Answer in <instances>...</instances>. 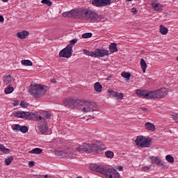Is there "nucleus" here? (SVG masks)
Here are the masks:
<instances>
[{
  "instance_id": "29",
  "label": "nucleus",
  "mask_w": 178,
  "mask_h": 178,
  "mask_svg": "<svg viewBox=\"0 0 178 178\" xmlns=\"http://www.w3.org/2000/svg\"><path fill=\"white\" fill-rule=\"evenodd\" d=\"M42 153V149L40 148H35L31 151H29V154H40Z\"/></svg>"
},
{
  "instance_id": "2",
  "label": "nucleus",
  "mask_w": 178,
  "mask_h": 178,
  "mask_svg": "<svg viewBox=\"0 0 178 178\" xmlns=\"http://www.w3.org/2000/svg\"><path fill=\"white\" fill-rule=\"evenodd\" d=\"M104 149L102 143H95L93 144H87L79 145L75 149L77 152H86V154H99Z\"/></svg>"
},
{
  "instance_id": "7",
  "label": "nucleus",
  "mask_w": 178,
  "mask_h": 178,
  "mask_svg": "<svg viewBox=\"0 0 178 178\" xmlns=\"http://www.w3.org/2000/svg\"><path fill=\"white\" fill-rule=\"evenodd\" d=\"M169 94V91L165 88H161L156 91L151 92V98H156L157 99H161V98H165L166 95Z\"/></svg>"
},
{
  "instance_id": "53",
  "label": "nucleus",
  "mask_w": 178,
  "mask_h": 178,
  "mask_svg": "<svg viewBox=\"0 0 178 178\" xmlns=\"http://www.w3.org/2000/svg\"><path fill=\"white\" fill-rule=\"evenodd\" d=\"M35 178H44L43 175H35Z\"/></svg>"
},
{
  "instance_id": "47",
  "label": "nucleus",
  "mask_w": 178,
  "mask_h": 178,
  "mask_svg": "<svg viewBox=\"0 0 178 178\" xmlns=\"http://www.w3.org/2000/svg\"><path fill=\"white\" fill-rule=\"evenodd\" d=\"M70 17V16H74L76 15V12L74 10L69 11Z\"/></svg>"
},
{
  "instance_id": "34",
  "label": "nucleus",
  "mask_w": 178,
  "mask_h": 178,
  "mask_svg": "<svg viewBox=\"0 0 178 178\" xmlns=\"http://www.w3.org/2000/svg\"><path fill=\"white\" fill-rule=\"evenodd\" d=\"M165 159L170 163H173V162H175V158H173V156L170 154L167 155L165 156Z\"/></svg>"
},
{
  "instance_id": "36",
  "label": "nucleus",
  "mask_w": 178,
  "mask_h": 178,
  "mask_svg": "<svg viewBox=\"0 0 178 178\" xmlns=\"http://www.w3.org/2000/svg\"><path fill=\"white\" fill-rule=\"evenodd\" d=\"M112 3V0H102V6H109Z\"/></svg>"
},
{
  "instance_id": "40",
  "label": "nucleus",
  "mask_w": 178,
  "mask_h": 178,
  "mask_svg": "<svg viewBox=\"0 0 178 178\" xmlns=\"http://www.w3.org/2000/svg\"><path fill=\"white\" fill-rule=\"evenodd\" d=\"M42 3H44L45 5H47L48 6H52V1L50 0H42Z\"/></svg>"
},
{
  "instance_id": "50",
  "label": "nucleus",
  "mask_w": 178,
  "mask_h": 178,
  "mask_svg": "<svg viewBox=\"0 0 178 178\" xmlns=\"http://www.w3.org/2000/svg\"><path fill=\"white\" fill-rule=\"evenodd\" d=\"M140 111H142L143 112H145L146 113L147 112H148V109L144 107H140Z\"/></svg>"
},
{
  "instance_id": "4",
  "label": "nucleus",
  "mask_w": 178,
  "mask_h": 178,
  "mask_svg": "<svg viewBox=\"0 0 178 178\" xmlns=\"http://www.w3.org/2000/svg\"><path fill=\"white\" fill-rule=\"evenodd\" d=\"M79 41V39L74 38L70 41V44L67 45L65 48L62 49L59 53V58H69L73 55V47L76 42Z\"/></svg>"
},
{
  "instance_id": "58",
  "label": "nucleus",
  "mask_w": 178,
  "mask_h": 178,
  "mask_svg": "<svg viewBox=\"0 0 178 178\" xmlns=\"http://www.w3.org/2000/svg\"><path fill=\"white\" fill-rule=\"evenodd\" d=\"M3 2H8L9 0H1Z\"/></svg>"
},
{
  "instance_id": "13",
  "label": "nucleus",
  "mask_w": 178,
  "mask_h": 178,
  "mask_svg": "<svg viewBox=\"0 0 178 178\" xmlns=\"http://www.w3.org/2000/svg\"><path fill=\"white\" fill-rule=\"evenodd\" d=\"M151 92L152 91L145 90H136V94L139 95V97H143L145 99H149V98H151Z\"/></svg>"
},
{
  "instance_id": "15",
  "label": "nucleus",
  "mask_w": 178,
  "mask_h": 178,
  "mask_svg": "<svg viewBox=\"0 0 178 178\" xmlns=\"http://www.w3.org/2000/svg\"><path fill=\"white\" fill-rule=\"evenodd\" d=\"M149 159L153 165H156L157 166H163V162L162 160L159 159L158 156H150Z\"/></svg>"
},
{
  "instance_id": "31",
  "label": "nucleus",
  "mask_w": 178,
  "mask_h": 178,
  "mask_svg": "<svg viewBox=\"0 0 178 178\" xmlns=\"http://www.w3.org/2000/svg\"><path fill=\"white\" fill-rule=\"evenodd\" d=\"M13 91H14L13 87L12 86H10V85H9L4 90L5 94H11V92H13Z\"/></svg>"
},
{
  "instance_id": "24",
  "label": "nucleus",
  "mask_w": 178,
  "mask_h": 178,
  "mask_svg": "<svg viewBox=\"0 0 178 178\" xmlns=\"http://www.w3.org/2000/svg\"><path fill=\"white\" fill-rule=\"evenodd\" d=\"M152 6L154 10H156L157 12H161L162 10V5L158 3H152Z\"/></svg>"
},
{
  "instance_id": "8",
  "label": "nucleus",
  "mask_w": 178,
  "mask_h": 178,
  "mask_svg": "<svg viewBox=\"0 0 178 178\" xmlns=\"http://www.w3.org/2000/svg\"><path fill=\"white\" fill-rule=\"evenodd\" d=\"M75 152L76 151L73 150V147H69L64 151L58 152V155L62 156V158H72V159H74L76 156H77Z\"/></svg>"
},
{
  "instance_id": "30",
  "label": "nucleus",
  "mask_w": 178,
  "mask_h": 178,
  "mask_svg": "<svg viewBox=\"0 0 178 178\" xmlns=\"http://www.w3.org/2000/svg\"><path fill=\"white\" fill-rule=\"evenodd\" d=\"M21 63L24 66H33V62H31L30 60H22Z\"/></svg>"
},
{
  "instance_id": "25",
  "label": "nucleus",
  "mask_w": 178,
  "mask_h": 178,
  "mask_svg": "<svg viewBox=\"0 0 178 178\" xmlns=\"http://www.w3.org/2000/svg\"><path fill=\"white\" fill-rule=\"evenodd\" d=\"M168 32L169 29H168V28L165 27L163 25H160V33L162 35H166Z\"/></svg>"
},
{
  "instance_id": "27",
  "label": "nucleus",
  "mask_w": 178,
  "mask_h": 178,
  "mask_svg": "<svg viewBox=\"0 0 178 178\" xmlns=\"http://www.w3.org/2000/svg\"><path fill=\"white\" fill-rule=\"evenodd\" d=\"M144 140L143 136H138L137 138L135 140V143L138 147H141V144H143V141Z\"/></svg>"
},
{
  "instance_id": "5",
  "label": "nucleus",
  "mask_w": 178,
  "mask_h": 178,
  "mask_svg": "<svg viewBox=\"0 0 178 178\" xmlns=\"http://www.w3.org/2000/svg\"><path fill=\"white\" fill-rule=\"evenodd\" d=\"M99 110L98 105L92 102L83 101L82 105L81 106V110L82 112H97Z\"/></svg>"
},
{
  "instance_id": "57",
  "label": "nucleus",
  "mask_w": 178,
  "mask_h": 178,
  "mask_svg": "<svg viewBox=\"0 0 178 178\" xmlns=\"http://www.w3.org/2000/svg\"><path fill=\"white\" fill-rule=\"evenodd\" d=\"M163 169H168V166L165 165V163L163 162Z\"/></svg>"
},
{
  "instance_id": "16",
  "label": "nucleus",
  "mask_w": 178,
  "mask_h": 178,
  "mask_svg": "<svg viewBox=\"0 0 178 178\" xmlns=\"http://www.w3.org/2000/svg\"><path fill=\"white\" fill-rule=\"evenodd\" d=\"M96 54L97 58H104V56H108L109 55V51L106 50L105 49H96Z\"/></svg>"
},
{
  "instance_id": "39",
  "label": "nucleus",
  "mask_w": 178,
  "mask_h": 178,
  "mask_svg": "<svg viewBox=\"0 0 178 178\" xmlns=\"http://www.w3.org/2000/svg\"><path fill=\"white\" fill-rule=\"evenodd\" d=\"M92 37V33H86L82 35V38H91Z\"/></svg>"
},
{
  "instance_id": "37",
  "label": "nucleus",
  "mask_w": 178,
  "mask_h": 178,
  "mask_svg": "<svg viewBox=\"0 0 178 178\" xmlns=\"http://www.w3.org/2000/svg\"><path fill=\"white\" fill-rule=\"evenodd\" d=\"M12 162H13V156H10L8 159H6V160H5V163L7 166H9V165H10V163H12Z\"/></svg>"
},
{
  "instance_id": "60",
  "label": "nucleus",
  "mask_w": 178,
  "mask_h": 178,
  "mask_svg": "<svg viewBox=\"0 0 178 178\" xmlns=\"http://www.w3.org/2000/svg\"><path fill=\"white\" fill-rule=\"evenodd\" d=\"M91 116V118H92L93 119L95 118V115H90Z\"/></svg>"
},
{
  "instance_id": "45",
  "label": "nucleus",
  "mask_w": 178,
  "mask_h": 178,
  "mask_svg": "<svg viewBox=\"0 0 178 178\" xmlns=\"http://www.w3.org/2000/svg\"><path fill=\"white\" fill-rule=\"evenodd\" d=\"M131 12L133 15H137V13H138L137 8H131Z\"/></svg>"
},
{
  "instance_id": "11",
  "label": "nucleus",
  "mask_w": 178,
  "mask_h": 178,
  "mask_svg": "<svg viewBox=\"0 0 178 178\" xmlns=\"http://www.w3.org/2000/svg\"><path fill=\"white\" fill-rule=\"evenodd\" d=\"M25 119L27 120H42V117L37 113L26 112Z\"/></svg>"
},
{
  "instance_id": "41",
  "label": "nucleus",
  "mask_w": 178,
  "mask_h": 178,
  "mask_svg": "<svg viewBox=\"0 0 178 178\" xmlns=\"http://www.w3.org/2000/svg\"><path fill=\"white\" fill-rule=\"evenodd\" d=\"M42 115H44L47 119H51V113L48 111H44Z\"/></svg>"
},
{
  "instance_id": "61",
  "label": "nucleus",
  "mask_w": 178,
  "mask_h": 178,
  "mask_svg": "<svg viewBox=\"0 0 178 178\" xmlns=\"http://www.w3.org/2000/svg\"><path fill=\"white\" fill-rule=\"evenodd\" d=\"M48 177V175H45L44 178H47Z\"/></svg>"
},
{
  "instance_id": "62",
  "label": "nucleus",
  "mask_w": 178,
  "mask_h": 178,
  "mask_svg": "<svg viewBox=\"0 0 178 178\" xmlns=\"http://www.w3.org/2000/svg\"><path fill=\"white\" fill-rule=\"evenodd\" d=\"M127 2H131V1H133V0H127Z\"/></svg>"
},
{
  "instance_id": "1",
  "label": "nucleus",
  "mask_w": 178,
  "mask_h": 178,
  "mask_svg": "<svg viewBox=\"0 0 178 178\" xmlns=\"http://www.w3.org/2000/svg\"><path fill=\"white\" fill-rule=\"evenodd\" d=\"M76 16H78L79 19L90 20V22H94L97 20V19H99L100 22H105V15H98L97 13L90 8H80L78 12H76Z\"/></svg>"
},
{
  "instance_id": "42",
  "label": "nucleus",
  "mask_w": 178,
  "mask_h": 178,
  "mask_svg": "<svg viewBox=\"0 0 178 178\" xmlns=\"http://www.w3.org/2000/svg\"><path fill=\"white\" fill-rule=\"evenodd\" d=\"M172 119L176 122V123H178V113L172 114Z\"/></svg>"
},
{
  "instance_id": "51",
  "label": "nucleus",
  "mask_w": 178,
  "mask_h": 178,
  "mask_svg": "<svg viewBox=\"0 0 178 178\" xmlns=\"http://www.w3.org/2000/svg\"><path fill=\"white\" fill-rule=\"evenodd\" d=\"M149 169H151V167L149 166L143 167V170H149Z\"/></svg>"
},
{
  "instance_id": "23",
  "label": "nucleus",
  "mask_w": 178,
  "mask_h": 178,
  "mask_svg": "<svg viewBox=\"0 0 178 178\" xmlns=\"http://www.w3.org/2000/svg\"><path fill=\"white\" fill-rule=\"evenodd\" d=\"M109 51L111 54L118 52V44L116 43H111L109 45Z\"/></svg>"
},
{
  "instance_id": "56",
  "label": "nucleus",
  "mask_w": 178,
  "mask_h": 178,
  "mask_svg": "<svg viewBox=\"0 0 178 178\" xmlns=\"http://www.w3.org/2000/svg\"><path fill=\"white\" fill-rule=\"evenodd\" d=\"M118 170H120V171L123 170V166H119V167L118 168Z\"/></svg>"
},
{
  "instance_id": "44",
  "label": "nucleus",
  "mask_w": 178,
  "mask_h": 178,
  "mask_svg": "<svg viewBox=\"0 0 178 178\" xmlns=\"http://www.w3.org/2000/svg\"><path fill=\"white\" fill-rule=\"evenodd\" d=\"M89 56H95V58H97V50H95V51H90V54Z\"/></svg>"
},
{
  "instance_id": "6",
  "label": "nucleus",
  "mask_w": 178,
  "mask_h": 178,
  "mask_svg": "<svg viewBox=\"0 0 178 178\" xmlns=\"http://www.w3.org/2000/svg\"><path fill=\"white\" fill-rule=\"evenodd\" d=\"M63 104L65 106H68L71 109H81L83 105V100L76 99H65L63 100Z\"/></svg>"
},
{
  "instance_id": "19",
  "label": "nucleus",
  "mask_w": 178,
  "mask_h": 178,
  "mask_svg": "<svg viewBox=\"0 0 178 178\" xmlns=\"http://www.w3.org/2000/svg\"><path fill=\"white\" fill-rule=\"evenodd\" d=\"M29 31H22V32L17 33V37H18V38H20V40H24L26 37H29Z\"/></svg>"
},
{
  "instance_id": "10",
  "label": "nucleus",
  "mask_w": 178,
  "mask_h": 178,
  "mask_svg": "<svg viewBox=\"0 0 178 178\" xmlns=\"http://www.w3.org/2000/svg\"><path fill=\"white\" fill-rule=\"evenodd\" d=\"M38 127L42 134H45L48 131V123H47V121L42 117V120L39 122Z\"/></svg>"
},
{
  "instance_id": "64",
  "label": "nucleus",
  "mask_w": 178,
  "mask_h": 178,
  "mask_svg": "<svg viewBox=\"0 0 178 178\" xmlns=\"http://www.w3.org/2000/svg\"><path fill=\"white\" fill-rule=\"evenodd\" d=\"M76 178H82L81 177H76Z\"/></svg>"
},
{
  "instance_id": "46",
  "label": "nucleus",
  "mask_w": 178,
  "mask_h": 178,
  "mask_svg": "<svg viewBox=\"0 0 178 178\" xmlns=\"http://www.w3.org/2000/svg\"><path fill=\"white\" fill-rule=\"evenodd\" d=\"M63 17H70L69 12H65L63 13Z\"/></svg>"
},
{
  "instance_id": "18",
  "label": "nucleus",
  "mask_w": 178,
  "mask_h": 178,
  "mask_svg": "<svg viewBox=\"0 0 178 178\" xmlns=\"http://www.w3.org/2000/svg\"><path fill=\"white\" fill-rule=\"evenodd\" d=\"M108 92L112 95V97L118 98V99H123L124 95L123 93H119L113 90H108Z\"/></svg>"
},
{
  "instance_id": "12",
  "label": "nucleus",
  "mask_w": 178,
  "mask_h": 178,
  "mask_svg": "<svg viewBox=\"0 0 178 178\" xmlns=\"http://www.w3.org/2000/svg\"><path fill=\"white\" fill-rule=\"evenodd\" d=\"M90 170H93L94 172H97L98 173H102V175L106 174L107 169H104L102 166L98 165L97 164H91L90 165Z\"/></svg>"
},
{
  "instance_id": "17",
  "label": "nucleus",
  "mask_w": 178,
  "mask_h": 178,
  "mask_svg": "<svg viewBox=\"0 0 178 178\" xmlns=\"http://www.w3.org/2000/svg\"><path fill=\"white\" fill-rule=\"evenodd\" d=\"M152 141V139L151 138H144L142 144H140V148H149Z\"/></svg>"
},
{
  "instance_id": "22",
  "label": "nucleus",
  "mask_w": 178,
  "mask_h": 178,
  "mask_svg": "<svg viewBox=\"0 0 178 178\" xmlns=\"http://www.w3.org/2000/svg\"><path fill=\"white\" fill-rule=\"evenodd\" d=\"M94 90L96 92H102V85L99 82H96L94 85Z\"/></svg>"
},
{
  "instance_id": "43",
  "label": "nucleus",
  "mask_w": 178,
  "mask_h": 178,
  "mask_svg": "<svg viewBox=\"0 0 178 178\" xmlns=\"http://www.w3.org/2000/svg\"><path fill=\"white\" fill-rule=\"evenodd\" d=\"M20 106L22 107V108H27V106H29V103L24 102V101H22L20 103Z\"/></svg>"
},
{
  "instance_id": "20",
  "label": "nucleus",
  "mask_w": 178,
  "mask_h": 178,
  "mask_svg": "<svg viewBox=\"0 0 178 178\" xmlns=\"http://www.w3.org/2000/svg\"><path fill=\"white\" fill-rule=\"evenodd\" d=\"M13 116L20 118L21 119H26V111H17L13 113Z\"/></svg>"
},
{
  "instance_id": "59",
  "label": "nucleus",
  "mask_w": 178,
  "mask_h": 178,
  "mask_svg": "<svg viewBox=\"0 0 178 178\" xmlns=\"http://www.w3.org/2000/svg\"><path fill=\"white\" fill-rule=\"evenodd\" d=\"M107 80H111V76H108Z\"/></svg>"
},
{
  "instance_id": "28",
  "label": "nucleus",
  "mask_w": 178,
  "mask_h": 178,
  "mask_svg": "<svg viewBox=\"0 0 178 178\" xmlns=\"http://www.w3.org/2000/svg\"><path fill=\"white\" fill-rule=\"evenodd\" d=\"M92 5L97 8H101L102 6V0H92Z\"/></svg>"
},
{
  "instance_id": "55",
  "label": "nucleus",
  "mask_w": 178,
  "mask_h": 178,
  "mask_svg": "<svg viewBox=\"0 0 178 178\" xmlns=\"http://www.w3.org/2000/svg\"><path fill=\"white\" fill-rule=\"evenodd\" d=\"M50 81H51V83H56V79H51L50 80Z\"/></svg>"
},
{
  "instance_id": "32",
  "label": "nucleus",
  "mask_w": 178,
  "mask_h": 178,
  "mask_svg": "<svg viewBox=\"0 0 178 178\" xmlns=\"http://www.w3.org/2000/svg\"><path fill=\"white\" fill-rule=\"evenodd\" d=\"M105 156H106V158H109L110 159H112V158L115 156V153H113V152L111 150H108L105 152Z\"/></svg>"
},
{
  "instance_id": "21",
  "label": "nucleus",
  "mask_w": 178,
  "mask_h": 178,
  "mask_svg": "<svg viewBox=\"0 0 178 178\" xmlns=\"http://www.w3.org/2000/svg\"><path fill=\"white\" fill-rule=\"evenodd\" d=\"M145 127L149 131H155V124L151 122H146L145 124Z\"/></svg>"
},
{
  "instance_id": "63",
  "label": "nucleus",
  "mask_w": 178,
  "mask_h": 178,
  "mask_svg": "<svg viewBox=\"0 0 178 178\" xmlns=\"http://www.w3.org/2000/svg\"><path fill=\"white\" fill-rule=\"evenodd\" d=\"M177 60H178V57H176Z\"/></svg>"
},
{
  "instance_id": "33",
  "label": "nucleus",
  "mask_w": 178,
  "mask_h": 178,
  "mask_svg": "<svg viewBox=\"0 0 178 178\" xmlns=\"http://www.w3.org/2000/svg\"><path fill=\"white\" fill-rule=\"evenodd\" d=\"M10 81H12V77H10V75L6 76L3 79V83L4 84H10Z\"/></svg>"
},
{
  "instance_id": "38",
  "label": "nucleus",
  "mask_w": 178,
  "mask_h": 178,
  "mask_svg": "<svg viewBox=\"0 0 178 178\" xmlns=\"http://www.w3.org/2000/svg\"><path fill=\"white\" fill-rule=\"evenodd\" d=\"M0 149L1 151H2V152H4L5 154H8V152H9V149L5 147L3 145H0Z\"/></svg>"
},
{
  "instance_id": "9",
  "label": "nucleus",
  "mask_w": 178,
  "mask_h": 178,
  "mask_svg": "<svg viewBox=\"0 0 178 178\" xmlns=\"http://www.w3.org/2000/svg\"><path fill=\"white\" fill-rule=\"evenodd\" d=\"M104 176L106 178H120V174L115 168H108L106 170Z\"/></svg>"
},
{
  "instance_id": "3",
  "label": "nucleus",
  "mask_w": 178,
  "mask_h": 178,
  "mask_svg": "<svg viewBox=\"0 0 178 178\" xmlns=\"http://www.w3.org/2000/svg\"><path fill=\"white\" fill-rule=\"evenodd\" d=\"M47 88L48 87L44 86V85H31L29 86V92L31 94V95H33L35 98H41L45 92H47Z\"/></svg>"
},
{
  "instance_id": "14",
  "label": "nucleus",
  "mask_w": 178,
  "mask_h": 178,
  "mask_svg": "<svg viewBox=\"0 0 178 178\" xmlns=\"http://www.w3.org/2000/svg\"><path fill=\"white\" fill-rule=\"evenodd\" d=\"M13 130L14 131H21V133H23L24 134H26L29 131V127L26 126H22L19 124H16L15 126L13 127Z\"/></svg>"
},
{
  "instance_id": "52",
  "label": "nucleus",
  "mask_w": 178,
  "mask_h": 178,
  "mask_svg": "<svg viewBox=\"0 0 178 178\" xmlns=\"http://www.w3.org/2000/svg\"><path fill=\"white\" fill-rule=\"evenodd\" d=\"M13 105H14V106H17V105H19V102L15 101V102L13 103Z\"/></svg>"
},
{
  "instance_id": "35",
  "label": "nucleus",
  "mask_w": 178,
  "mask_h": 178,
  "mask_svg": "<svg viewBox=\"0 0 178 178\" xmlns=\"http://www.w3.org/2000/svg\"><path fill=\"white\" fill-rule=\"evenodd\" d=\"M121 76H122V77H124V79H127V80H130L131 74H130L129 72H122L121 74Z\"/></svg>"
},
{
  "instance_id": "26",
  "label": "nucleus",
  "mask_w": 178,
  "mask_h": 178,
  "mask_svg": "<svg viewBox=\"0 0 178 178\" xmlns=\"http://www.w3.org/2000/svg\"><path fill=\"white\" fill-rule=\"evenodd\" d=\"M140 67L143 72V73H145V70H147V63H145V60L144 58H141L140 60Z\"/></svg>"
},
{
  "instance_id": "48",
  "label": "nucleus",
  "mask_w": 178,
  "mask_h": 178,
  "mask_svg": "<svg viewBox=\"0 0 178 178\" xmlns=\"http://www.w3.org/2000/svg\"><path fill=\"white\" fill-rule=\"evenodd\" d=\"M29 165L31 168H33V166H34L35 165V163L34 161H30L29 163Z\"/></svg>"
},
{
  "instance_id": "54",
  "label": "nucleus",
  "mask_w": 178,
  "mask_h": 178,
  "mask_svg": "<svg viewBox=\"0 0 178 178\" xmlns=\"http://www.w3.org/2000/svg\"><path fill=\"white\" fill-rule=\"evenodd\" d=\"M5 20V19L3 18V17L2 15H0V22H3Z\"/></svg>"
},
{
  "instance_id": "49",
  "label": "nucleus",
  "mask_w": 178,
  "mask_h": 178,
  "mask_svg": "<svg viewBox=\"0 0 178 178\" xmlns=\"http://www.w3.org/2000/svg\"><path fill=\"white\" fill-rule=\"evenodd\" d=\"M83 54H85V55H88V56H90V51H88L84 49L83 50Z\"/></svg>"
}]
</instances>
